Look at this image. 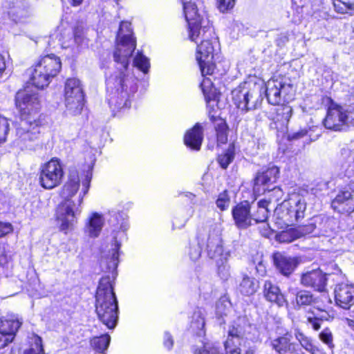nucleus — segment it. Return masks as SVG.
<instances>
[{
    "label": "nucleus",
    "mask_w": 354,
    "mask_h": 354,
    "mask_svg": "<svg viewBox=\"0 0 354 354\" xmlns=\"http://www.w3.org/2000/svg\"><path fill=\"white\" fill-rule=\"evenodd\" d=\"M121 244L114 237V243L108 252H103L100 267L105 274L100 279L95 295V311L100 322L113 329L118 320V304L113 291V282L118 275L117 267Z\"/></svg>",
    "instance_id": "f257e3e1"
},
{
    "label": "nucleus",
    "mask_w": 354,
    "mask_h": 354,
    "mask_svg": "<svg viewBox=\"0 0 354 354\" xmlns=\"http://www.w3.org/2000/svg\"><path fill=\"white\" fill-rule=\"evenodd\" d=\"M116 39L117 45L113 58L117 64H120L121 68L106 79V84L109 91L118 93L125 98L135 93L138 89L136 80L125 73L129 59L136 48V39L133 37L129 22H121Z\"/></svg>",
    "instance_id": "f03ea898"
},
{
    "label": "nucleus",
    "mask_w": 354,
    "mask_h": 354,
    "mask_svg": "<svg viewBox=\"0 0 354 354\" xmlns=\"http://www.w3.org/2000/svg\"><path fill=\"white\" fill-rule=\"evenodd\" d=\"M92 178V173L87 171L84 178L82 181V189L79 177L71 174L68 181L65 184L62 191V196L65 201L57 208L56 219L61 231L67 232L71 230L77 222V218L82 212L81 205L84 197L88 193Z\"/></svg>",
    "instance_id": "7ed1b4c3"
},
{
    "label": "nucleus",
    "mask_w": 354,
    "mask_h": 354,
    "mask_svg": "<svg viewBox=\"0 0 354 354\" xmlns=\"http://www.w3.org/2000/svg\"><path fill=\"white\" fill-rule=\"evenodd\" d=\"M17 113L15 144L22 150H33L39 144L40 128L44 124L45 116L39 112Z\"/></svg>",
    "instance_id": "20e7f679"
},
{
    "label": "nucleus",
    "mask_w": 354,
    "mask_h": 354,
    "mask_svg": "<svg viewBox=\"0 0 354 354\" xmlns=\"http://www.w3.org/2000/svg\"><path fill=\"white\" fill-rule=\"evenodd\" d=\"M201 39L196 49V59L200 67L203 76L212 75L214 72L215 65L213 62L214 45L216 44V38L212 26L203 25L201 33L194 41L197 43Z\"/></svg>",
    "instance_id": "39448f33"
},
{
    "label": "nucleus",
    "mask_w": 354,
    "mask_h": 354,
    "mask_svg": "<svg viewBox=\"0 0 354 354\" xmlns=\"http://www.w3.org/2000/svg\"><path fill=\"white\" fill-rule=\"evenodd\" d=\"M222 232V225L216 223L211 225L205 233L200 232L198 234V239L203 245H205L207 255L210 259L224 257L226 259L230 256L229 252L223 253Z\"/></svg>",
    "instance_id": "423d86ee"
},
{
    "label": "nucleus",
    "mask_w": 354,
    "mask_h": 354,
    "mask_svg": "<svg viewBox=\"0 0 354 354\" xmlns=\"http://www.w3.org/2000/svg\"><path fill=\"white\" fill-rule=\"evenodd\" d=\"M185 19L188 23L189 37L192 41H195L201 33L203 25H209V22L198 12L197 6L191 0H182Z\"/></svg>",
    "instance_id": "0eeeda50"
},
{
    "label": "nucleus",
    "mask_w": 354,
    "mask_h": 354,
    "mask_svg": "<svg viewBox=\"0 0 354 354\" xmlns=\"http://www.w3.org/2000/svg\"><path fill=\"white\" fill-rule=\"evenodd\" d=\"M63 176L64 171L59 161L53 158L41 167L40 185L45 189H53L61 183Z\"/></svg>",
    "instance_id": "6e6552de"
},
{
    "label": "nucleus",
    "mask_w": 354,
    "mask_h": 354,
    "mask_svg": "<svg viewBox=\"0 0 354 354\" xmlns=\"http://www.w3.org/2000/svg\"><path fill=\"white\" fill-rule=\"evenodd\" d=\"M1 3L10 19L15 23H26L32 15L28 0H1Z\"/></svg>",
    "instance_id": "1a4fd4ad"
},
{
    "label": "nucleus",
    "mask_w": 354,
    "mask_h": 354,
    "mask_svg": "<svg viewBox=\"0 0 354 354\" xmlns=\"http://www.w3.org/2000/svg\"><path fill=\"white\" fill-rule=\"evenodd\" d=\"M22 324V319L17 315L0 319V348H5L14 341Z\"/></svg>",
    "instance_id": "9d476101"
},
{
    "label": "nucleus",
    "mask_w": 354,
    "mask_h": 354,
    "mask_svg": "<svg viewBox=\"0 0 354 354\" xmlns=\"http://www.w3.org/2000/svg\"><path fill=\"white\" fill-rule=\"evenodd\" d=\"M292 90V86L283 78L270 79L266 84V97L269 103L278 105Z\"/></svg>",
    "instance_id": "9b49d317"
},
{
    "label": "nucleus",
    "mask_w": 354,
    "mask_h": 354,
    "mask_svg": "<svg viewBox=\"0 0 354 354\" xmlns=\"http://www.w3.org/2000/svg\"><path fill=\"white\" fill-rule=\"evenodd\" d=\"M332 207L341 213L354 212V181L339 192L332 201Z\"/></svg>",
    "instance_id": "f8f14e48"
},
{
    "label": "nucleus",
    "mask_w": 354,
    "mask_h": 354,
    "mask_svg": "<svg viewBox=\"0 0 354 354\" xmlns=\"http://www.w3.org/2000/svg\"><path fill=\"white\" fill-rule=\"evenodd\" d=\"M324 125L333 131L344 130L350 125H354V112H327Z\"/></svg>",
    "instance_id": "ddd939ff"
},
{
    "label": "nucleus",
    "mask_w": 354,
    "mask_h": 354,
    "mask_svg": "<svg viewBox=\"0 0 354 354\" xmlns=\"http://www.w3.org/2000/svg\"><path fill=\"white\" fill-rule=\"evenodd\" d=\"M253 204L245 201L237 204L232 208V214L234 223L239 229H247L254 225L252 218Z\"/></svg>",
    "instance_id": "4468645a"
},
{
    "label": "nucleus",
    "mask_w": 354,
    "mask_h": 354,
    "mask_svg": "<svg viewBox=\"0 0 354 354\" xmlns=\"http://www.w3.org/2000/svg\"><path fill=\"white\" fill-rule=\"evenodd\" d=\"M279 168L274 165H270L266 170L258 172L254 180V192L261 194V186L268 187L270 184L276 183L279 177Z\"/></svg>",
    "instance_id": "2eb2a0df"
},
{
    "label": "nucleus",
    "mask_w": 354,
    "mask_h": 354,
    "mask_svg": "<svg viewBox=\"0 0 354 354\" xmlns=\"http://www.w3.org/2000/svg\"><path fill=\"white\" fill-rule=\"evenodd\" d=\"M290 292L295 297L293 305L295 309H306L310 307L312 310L315 306H318L319 298L309 290L295 288L290 289Z\"/></svg>",
    "instance_id": "dca6fc26"
},
{
    "label": "nucleus",
    "mask_w": 354,
    "mask_h": 354,
    "mask_svg": "<svg viewBox=\"0 0 354 354\" xmlns=\"http://www.w3.org/2000/svg\"><path fill=\"white\" fill-rule=\"evenodd\" d=\"M335 300L337 306L344 309H350L354 305V285L337 284L334 290Z\"/></svg>",
    "instance_id": "f3484780"
},
{
    "label": "nucleus",
    "mask_w": 354,
    "mask_h": 354,
    "mask_svg": "<svg viewBox=\"0 0 354 354\" xmlns=\"http://www.w3.org/2000/svg\"><path fill=\"white\" fill-rule=\"evenodd\" d=\"M326 274L320 270H313L304 273L300 279L301 283L315 290L323 292L326 286Z\"/></svg>",
    "instance_id": "a211bd4d"
},
{
    "label": "nucleus",
    "mask_w": 354,
    "mask_h": 354,
    "mask_svg": "<svg viewBox=\"0 0 354 354\" xmlns=\"http://www.w3.org/2000/svg\"><path fill=\"white\" fill-rule=\"evenodd\" d=\"M334 165L335 169L340 174L350 176L354 165V154L351 149L342 148L337 155Z\"/></svg>",
    "instance_id": "6ab92c4d"
},
{
    "label": "nucleus",
    "mask_w": 354,
    "mask_h": 354,
    "mask_svg": "<svg viewBox=\"0 0 354 354\" xmlns=\"http://www.w3.org/2000/svg\"><path fill=\"white\" fill-rule=\"evenodd\" d=\"M274 264L282 275L289 277L299 264L297 258L277 252L272 256Z\"/></svg>",
    "instance_id": "aec40b11"
},
{
    "label": "nucleus",
    "mask_w": 354,
    "mask_h": 354,
    "mask_svg": "<svg viewBox=\"0 0 354 354\" xmlns=\"http://www.w3.org/2000/svg\"><path fill=\"white\" fill-rule=\"evenodd\" d=\"M263 294L267 301L274 303L279 306H283L286 303V300L281 293L279 287L270 280L264 281Z\"/></svg>",
    "instance_id": "412c9836"
},
{
    "label": "nucleus",
    "mask_w": 354,
    "mask_h": 354,
    "mask_svg": "<svg viewBox=\"0 0 354 354\" xmlns=\"http://www.w3.org/2000/svg\"><path fill=\"white\" fill-rule=\"evenodd\" d=\"M248 326L245 318L239 317L236 321L234 322L233 324L230 327L228 330V337L225 342V346L227 352L228 349L232 348H236V346L234 345L233 339L234 338L238 340L242 339L245 333V328Z\"/></svg>",
    "instance_id": "4be33fe9"
},
{
    "label": "nucleus",
    "mask_w": 354,
    "mask_h": 354,
    "mask_svg": "<svg viewBox=\"0 0 354 354\" xmlns=\"http://www.w3.org/2000/svg\"><path fill=\"white\" fill-rule=\"evenodd\" d=\"M292 336L290 333L278 337L270 342L273 350L279 354L292 353L297 351V344L292 342Z\"/></svg>",
    "instance_id": "5701e85b"
},
{
    "label": "nucleus",
    "mask_w": 354,
    "mask_h": 354,
    "mask_svg": "<svg viewBox=\"0 0 354 354\" xmlns=\"http://www.w3.org/2000/svg\"><path fill=\"white\" fill-rule=\"evenodd\" d=\"M285 202L288 203L289 214L292 217V225L304 218L306 201L303 196H297L295 198Z\"/></svg>",
    "instance_id": "b1692460"
},
{
    "label": "nucleus",
    "mask_w": 354,
    "mask_h": 354,
    "mask_svg": "<svg viewBox=\"0 0 354 354\" xmlns=\"http://www.w3.org/2000/svg\"><path fill=\"white\" fill-rule=\"evenodd\" d=\"M292 112H268V117L272 120L270 128L281 132L283 136L288 131V124Z\"/></svg>",
    "instance_id": "393cba45"
},
{
    "label": "nucleus",
    "mask_w": 354,
    "mask_h": 354,
    "mask_svg": "<svg viewBox=\"0 0 354 354\" xmlns=\"http://www.w3.org/2000/svg\"><path fill=\"white\" fill-rule=\"evenodd\" d=\"M15 104L19 111L37 109L39 104V96L35 93L28 94L25 91H19L15 96Z\"/></svg>",
    "instance_id": "a878e982"
},
{
    "label": "nucleus",
    "mask_w": 354,
    "mask_h": 354,
    "mask_svg": "<svg viewBox=\"0 0 354 354\" xmlns=\"http://www.w3.org/2000/svg\"><path fill=\"white\" fill-rule=\"evenodd\" d=\"M28 73L30 77L32 84L38 88H43L47 86L52 80L49 74L45 72L38 63H36L34 66L29 68Z\"/></svg>",
    "instance_id": "bb28decb"
},
{
    "label": "nucleus",
    "mask_w": 354,
    "mask_h": 354,
    "mask_svg": "<svg viewBox=\"0 0 354 354\" xmlns=\"http://www.w3.org/2000/svg\"><path fill=\"white\" fill-rule=\"evenodd\" d=\"M203 140V127L197 123L187 131L184 137L185 145L192 150L198 151Z\"/></svg>",
    "instance_id": "cd10ccee"
},
{
    "label": "nucleus",
    "mask_w": 354,
    "mask_h": 354,
    "mask_svg": "<svg viewBox=\"0 0 354 354\" xmlns=\"http://www.w3.org/2000/svg\"><path fill=\"white\" fill-rule=\"evenodd\" d=\"M224 350L218 345L216 344H205L203 348L196 349L194 354H241V349L239 347L232 348L230 347L227 352L225 346L224 345ZM244 354H254V351L252 348H249Z\"/></svg>",
    "instance_id": "c85d7f7f"
},
{
    "label": "nucleus",
    "mask_w": 354,
    "mask_h": 354,
    "mask_svg": "<svg viewBox=\"0 0 354 354\" xmlns=\"http://www.w3.org/2000/svg\"><path fill=\"white\" fill-rule=\"evenodd\" d=\"M45 72L49 74V76L53 79L59 72L62 63L59 57L54 54L45 55L37 62Z\"/></svg>",
    "instance_id": "c756f323"
},
{
    "label": "nucleus",
    "mask_w": 354,
    "mask_h": 354,
    "mask_svg": "<svg viewBox=\"0 0 354 354\" xmlns=\"http://www.w3.org/2000/svg\"><path fill=\"white\" fill-rule=\"evenodd\" d=\"M232 101L236 109L241 111H251L252 109H259V105L255 104L251 106L249 102V92L237 88L232 91Z\"/></svg>",
    "instance_id": "7c9ffc66"
},
{
    "label": "nucleus",
    "mask_w": 354,
    "mask_h": 354,
    "mask_svg": "<svg viewBox=\"0 0 354 354\" xmlns=\"http://www.w3.org/2000/svg\"><path fill=\"white\" fill-rule=\"evenodd\" d=\"M210 120L214 125L218 145L225 144L227 142L229 131L225 119L219 115H212Z\"/></svg>",
    "instance_id": "2f4dec72"
},
{
    "label": "nucleus",
    "mask_w": 354,
    "mask_h": 354,
    "mask_svg": "<svg viewBox=\"0 0 354 354\" xmlns=\"http://www.w3.org/2000/svg\"><path fill=\"white\" fill-rule=\"evenodd\" d=\"M104 219L101 214L94 212L89 217L85 227V232L92 238L97 237L102 230Z\"/></svg>",
    "instance_id": "473e14b6"
},
{
    "label": "nucleus",
    "mask_w": 354,
    "mask_h": 354,
    "mask_svg": "<svg viewBox=\"0 0 354 354\" xmlns=\"http://www.w3.org/2000/svg\"><path fill=\"white\" fill-rule=\"evenodd\" d=\"M288 203L283 202L277 206L274 210V217L275 223L280 228L292 225V217L290 216L288 207Z\"/></svg>",
    "instance_id": "72a5a7b5"
},
{
    "label": "nucleus",
    "mask_w": 354,
    "mask_h": 354,
    "mask_svg": "<svg viewBox=\"0 0 354 354\" xmlns=\"http://www.w3.org/2000/svg\"><path fill=\"white\" fill-rule=\"evenodd\" d=\"M319 217H314L310 219L308 224L299 226L297 228L299 238L308 235L313 234V236H319L323 234L322 229V222Z\"/></svg>",
    "instance_id": "f704fd0d"
},
{
    "label": "nucleus",
    "mask_w": 354,
    "mask_h": 354,
    "mask_svg": "<svg viewBox=\"0 0 354 354\" xmlns=\"http://www.w3.org/2000/svg\"><path fill=\"white\" fill-rule=\"evenodd\" d=\"M110 218L108 221L110 225L114 226L115 229L120 230L124 232L128 229V222L127 219V214L124 212H120L115 209L109 211Z\"/></svg>",
    "instance_id": "c9c22d12"
},
{
    "label": "nucleus",
    "mask_w": 354,
    "mask_h": 354,
    "mask_svg": "<svg viewBox=\"0 0 354 354\" xmlns=\"http://www.w3.org/2000/svg\"><path fill=\"white\" fill-rule=\"evenodd\" d=\"M259 288V282L254 277L244 275L239 286V290L245 296L254 295Z\"/></svg>",
    "instance_id": "e433bc0d"
},
{
    "label": "nucleus",
    "mask_w": 354,
    "mask_h": 354,
    "mask_svg": "<svg viewBox=\"0 0 354 354\" xmlns=\"http://www.w3.org/2000/svg\"><path fill=\"white\" fill-rule=\"evenodd\" d=\"M111 337L108 334L94 337L91 340V347L95 352L106 354V351L109 346Z\"/></svg>",
    "instance_id": "4c0bfd02"
},
{
    "label": "nucleus",
    "mask_w": 354,
    "mask_h": 354,
    "mask_svg": "<svg viewBox=\"0 0 354 354\" xmlns=\"http://www.w3.org/2000/svg\"><path fill=\"white\" fill-rule=\"evenodd\" d=\"M84 94L80 81L76 78L68 79L65 83V98Z\"/></svg>",
    "instance_id": "58836bf2"
},
{
    "label": "nucleus",
    "mask_w": 354,
    "mask_h": 354,
    "mask_svg": "<svg viewBox=\"0 0 354 354\" xmlns=\"http://www.w3.org/2000/svg\"><path fill=\"white\" fill-rule=\"evenodd\" d=\"M235 147L234 144H230L227 149L223 153L218 156L217 162L222 169H227L234 159Z\"/></svg>",
    "instance_id": "ea45409f"
},
{
    "label": "nucleus",
    "mask_w": 354,
    "mask_h": 354,
    "mask_svg": "<svg viewBox=\"0 0 354 354\" xmlns=\"http://www.w3.org/2000/svg\"><path fill=\"white\" fill-rule=\"evenodd\" d=\"M65 105L69 111H82L85 107L84 94L65 98Z\"/></svg>",
    "instance_id": "a19ab883"
},
{
    "label": "nucleus",
    "mask_w": 354,
    "mask_h": 354,
    "mask_svg": "<svg viewBox=\"0 0 354 354\" xmlns=\"http://www.w3.org/2000/svg\"><path fill=\"white\" fill-rule=\"evenodd\" d=\"M201 245L203 243L198 238L197 241L189 243L187 252L191 261L196 262L201 258L202 253Z\"/></svg>",
    "instance_id": "79ce46f5"
},
{
    "label": "nucleus",
    "mask_w": 354,
    "mask_h": 354,
    "mask_svg": "<svg viewBox=\"0 0 354 354\" xmlns=\"http://www.w3.org/2000/svg\"><path fill=\"white\" fill-rule=\"evenodd\" d=\"M190 327L197 335H201L202 330L205 327V319L200 311L194 313Z\"/></svg>",
    "instance_id": "37998d69"
},
{
    "label": "nucleus",
    "mask_w": 354,
    "mask_h": 354,
    "mask_svg": "<svg viewBox=\"0 0 354 354\" xmlns=\"http://www.w3.org/2000/svg\"><path fill=\"white\" fill-rule=\"evenodd\" d=\"M230 304L225 301H218L216 306V315L219 325L225 324V317L230 311Z\"/></svg>",
    "instance_id": "c03bdc74"
},
{
    "label": "nucleus",
    "mask_w": 354,
    "mask_h": 354,
    "mask_svg": "<svg viewBox=\"0 0 354 354\" xmlns=\"http://www.w3.org/2000/svg\"><path fill=\"white\" fill-rule=\"evenodd\" d=\"M277 238L281 243H290L299 239V236L297 228H290L287 230L281 231L277 235Z\"/></svg>",
    "instance_id": "a18cd8bd"
},
{
    "label": "nucleus",
    "mask_w": 354,
    "mask_h": 354,
    "mask_svg": "<svg viewBox=\"0 0 354 354\" xmlns=\"http://www.w3.org/2000/svg\"><path fill=\"white\" fill-rule=\"evenodd\" d=\"M133 66L146 74L150 68L149 60L147 57L138 52L133 59Z\"/></svg>",
    "instance_id": "49530a36"
},
{
    "label": "nucleus",
    "mask_w": 354,
    "mask_h": 354,
    "mask_svg": "<svg viewBox=\"0 0 354 354\" xmlns=\"http://www.w3.org/2000/svg\"><path fill=\"white\" fill-rule=\"evenodd\" d=\"M218 274L221 279L226 281L230 277V267L224 257L219 258L217 261Z\"/></svg>",
    "instance_id": "de8ad7c7"
},
{
    "label": "nucleus",
    "mask_w": 354,
    "mask_h": 354,
    "mask_svg": "<svg viewBox=\"0 0 354 354\" xmlns=\"http://www.w3.org/2000/svg\"><path fill=\"white\" fill-rule=\"evenodd\" d=\"M252 209V218L254 225L259 223H264L268 218V208H255Z\"/></svg>",
    "instance_id": "09e8293b"
},
{
    "label": "nucleus",
    "mask_w": 354,
    "mask_h": 354,
    "mask_svg": "<svg viewBox=\"0 0 354 354\" xmlns=\"http://www.w3.org/2000/svg\"><path fill=\"white\" fill-rule=\"evenodd\" d=\"M309 313H310L314 317H316L322 322L324 320H328L330 317L328 312L326 309L325 305H324L322 303L321 304L319 301L318 302V306H315L314 308L312 309L310 312H309Z\"/></svg>",
    "instance_id": "8fccbe9b"
},
{
    "label": "nucleus",
    "mask_w": 354,
    "mask_h": 354,
    "mask_svg": "<svg viewBox=\"0 0 354 354\" xmlns=\"http://www.w3.org/2000/svg\"><path fill=\"white\" fill-rule=\"evenodd\" d=\"M340 106L335 103L330 97L324 96L321 98V106L317 109L326 111H339Z\"/></svg>",
    "instance_id": "3c124183"
},
{
    "label": "nucleus",
    "mask_w": 354,
    "mask_h": 354,
    "mask_svg": "<svg viewBox=\"0 0 354 354\" xmlns=\"http://www.w3.org/2000/svg\"><path fill=\"white\" fill-rule=\"evenodd\" d=\"M266 192H268L270 200L275 202L281 201L283 196V192L279 187H274L271 189H268V187H263L261 192L265 193Z\"/></svg>",
    "instance_id": "603ef678"
},
{
    "label": "nucleus",
    "mask_w": 354,
    "mask_h": 354,
    "mask_svg": "<svg viewBox=\"0 0 354 354\" xmlns=\"http://www.w3.org/2000/svg\"><path fill=\"white\" fill-rule=\"evenodd\" d=\"M10 130V124L6 118L0 116V145L6 141Z\"/></svg>",
    "instance_id": "864d4df0"
},
{
    "label": "nucleus",
    "mask_w": 354,
    "mask_h": 354,
    "mask_svg": "<svg viewBox=\"0 0 354 354\" xmlns=\"http://www.w3.org/2000/svg\"><path fill=\"white\" fill-rule=\"evenodd\" d=\"M230 203V198L228 193L226 190L221 192L216 201V204L218 208L221 211H224L228 208Z\"/></svg>",
    "instance_id": "5fc2aeb1"
},
{
    "label": "nucleus",
    "mask_w": 354,
    "mask_h": 354,
    "mask_svg": "<svg viewBox=\"0 0 354 354\" xmlns=\"http://www.w3.org/2000/svg\"><path fill=\"white\" fill-rule=\"evenodd\" d=\"M24 354H44L41 338L37 336L34 344L29 349L24 351Z\"/></svg>",
    "instance_id": "6e6d98bb"
},
{
    "label": "nucleus",
    "mask_w": 354,
    "mask_h": 354,
    "mask_svg": "<svg viewBox=\"0 0 354 354\" xmlns=\"http://www.w3.org/2000/svg\"><path fill=\"white\" fill-rule=\"evenodd\" d=\"M320 339L326 344L330 348L334 346L333 344V335L328 328H325L319 333Z\"/></svg>",
    "instance_id": "4d7b16f0"
},
{
    "label": "nucleus",
    "mask_w": 354,
    "mask_h": 354,
    "mask_svg": "<svg viewBox=\"0 0 354 354\" xmlns=\"http://www.w3.org/2000/svg\"><path fill=\"white\" fill-rule=\"evenodd\" d=\"M235 0H217V7L222 12H225L234 8Z\"/></svg>",
    "instance_id": "13d9d810"
},
{
    "label": "nucleus",
    "mask_w": 354,
    "mask_h": 354,
    "mask_svg": "<svg viewBox=\"0 0 354 354\" xmlns=\"http://www.w3.org/2000/svg\"><path fill=\"white\" fill-rule=\"evenodd\" d=\"M300 344L303 348L309 351L311 354H319L320 353L319 350L316 346L313 345L308 337H306L305 339H301Z\"/></svg>",
    "instance_id": "bf43d9fd"
},
{
    "label": "nucleus",
    "mask_w": 354,
    "mask_h": 354,
    "mask_svg": "<svg viewBox=\"0 0 354 354\" xmlns=\"http://www.w3.org/2000/svg\"><path fill=\"white\" fill-rule=\"evenodd\" d=\"M13 231L11 223L0 221V238L3 237Z\"/></svg>",
    "instance_id": "052dcab7"
},
{
    "label": "nucleus",
    "mask_w": 354,
    "mask_h": 354,
    "mask_svg": "<svg viewBox=\"0 0 354 354\" xmlns=\"http://www.w3.org/2000/svg\"><path fill=\"white\" fill-rule=\"evenodd\" d=\"M11 259L10 255L8 254L5 248L0 246V266H5Z\"/></svg>",
    "instance_id": "680f3d73"
},
{
    "label": "nucleus",
    "mask_w": 354,
    "mask_h": 354,
    "mask_svg": "<svg viewBox=\"0 0 354 354\" xmlns=\"http://www.w3.org/2000/svg\"><path fill=\"white\" fill-rule=\"evenodd\" d=\"M307 320L308 324H310L315 330H318L320 329L322 321L318 319L316 317L310 315L308 317Z\"/></svg>",
    "instance_id": "e2e57ef3"
},
{
    "label": "nucleus",
    "mask_w": 354,
    "mask_h": 354,
    "mask_svg": "<svg viewBox=\"0 0 354 354\" xmlns=\"http://www.w3.org/2000/svg\"><path fill=\"white\" fill-rule=\"evenodd\" d=\"M288 41V35L287 33H281L278 35L275 39L276 44L279 46H283Z\"/></svg>",
    "instance_id": "0e129e2a"
},
{
    "label": "nucleus",
    "mask_w": 354,
    "mask_h": 354,
    "mask_svg": "<svg viewBox=\"0 0 354 354\" xmlns=\"http://www.w3.org/2000/svg\"><path fill=\"white\" fill-rule=\"evenodd\" d=\"M174 341L171 335L169 333H165L164 336V346L167 349H171L173 346Z\"/></svg>",
    "instance_id": "69168bd1"
},
{
    "label": "nucleus",
    "mask_w": 354,
    "mask_h": 354,
    "mask_svg": "<svg viewBox=\"0 0 354 354\" xmlns=\"http://www.w3.org/2000/svg\"><path fill=\"white\" fill-rule=\"evenodd\" d=\"M306 133V130H301L300 131L293 133L292 136H289L288 137L290 140H297L304 137Z\"/></svg>",
    "instance_id": "338daca9"
},
{
    "label": "nucleus",
    "mask_w": 354,
    "mask_h": 354,
    "mask_svg": "<svg viewBox=\"0 0 354 354\" xmlns=\"http://www.w3.org/2000/svg\"><path fill=\"white\" fill-rule=\"evenodd\" d=\"M350 318L347 319L348 325L354 330V308L349 313Z\"/></svg>",
    "instance_id": "774afa93"
}]
</instances>
